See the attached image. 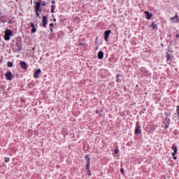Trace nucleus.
Segmentation results:
<instances>
[{
    "mask_svg": "<svg viewBox=\"0 0 179 179\" xmlns=\"http://www.w3.org/2000/svg\"><path fill=\"white\" fill-rule=\"evenodd\" d=\"M41 8V3H40V1H38L36 3L35 9H36V10H37V12H38L40 10Z\"/></svg>",
    "mask_w": 179,
    "mask_h": 179,
    "instance_id": "obj_12",
    "label": "nucleus"
},
{
    "mask_svg": "<svg viewBox=\"0 0 179 179\" xmlns=\"http://www.w3.org/2000/svg\"><path fill=\"white\" fill-rule=\"evenodd\" d=\"M98 58L99 59H103V58H104V52H103V51L99 52Z\"/></svg>",
    "mask_w": 179,
    "mask_h": 179,
    "instance_id": "obj_14",
    "label": "nucleus"
},
{
    "mask_svg": "<svg viewBox=\"0 0 179 179\" xmlns=\"http://www.w3.org/2000/svg\"><path fill=\"white\" fill-rule=\"evenodd\" d=\"M176 155H177V152H173L172 153V156H173V157L176 156Z\"/></svg>",
    "mask_w": 179,
    "mask_h": 179,
    "instance_id": "obj_31",
    "label": "nucleus"
},
{
    "mask_svg": "<svg viewBox=\"0 0 179 179\" xmlns=\"http://www.w3.org/2000/svg\"><path fill=\"white\" fill-rule=\"evenodd\" d=\"M52 3L53 5H55V1L53 0V1H52Z\"/></svg>",
    "mask_w": 179,
    "mask_h": 179,
    "instance_id": "obj_35",
    "label": "nucleus"
},
{
    "mask_svg": "<svg viewBox=\"0 0 179 179\" xmlns=\"http://www.w3.org/2000/svg\"><path fill=\"white\" fill-rule=\"evenodd\" d=\"M140 71H141V73H142V75L143 76H148V71L146 70V69H145L144 67H142L141 69H140Z\"/></svg>",
    "mask_w": 179,
    "mask_h": 179,
    "instance_id": "obj_7",
    "label": "nucleus"
},
{
    "mask_svg": "<svg viewBox=\"0 0 179 179\" xmlns=\"http://www.w3.org/2000/svg\"><path fill=\"white\" fill-rule=\"evenodd\" d=\"M172 150H173V152H175V153H177V152H178V148H177V147H176V145H173V146H172Z\"/></svg>",
    "mask_w": 179,
    "mask_h": 179,
    "instance_id": "obj_16",
    "label": "nucleus"
},
{
    "mask_svg": "<svg viewBox=\"0 0 179 179\" xmlns=\"http://www.w3.org/2000/svg\"><path fill=\"white\" fill-rule=\"evenodd\" d=\"M176 38H179V34H176Z\"/></svg>",
    "mask_w": 179,
    "mask_h": 179,
    "instance_id": "obj_33",
    "label": "nucleus"
},
{
    "mask_svg": "<svg viewBox=\"0 0 179 179\" xmlns=\"http://www.w3.org/2000/svg\"><path fill=\"white\" fill-rule=\"evenodd\" d=\"M104 34H105L104 40L106 41H108V37H110V34H111V30L106 31Z\"/></svg>",
    "mask_w": 179,
    "mask_h": 179,
    "instance_id": "obj_6",
    "label": "nucleus"
},
{
    "mask_svg": "<svg viewBox=\"0 0 179 179\" xmlns=\"http://www.w3.org/2000/svg\"><path fill=\"white\" fill-rule=\"evenodd\" d=\"M10 159L9 158H8V157H6L5 158V162H6V163H9V162H10Z\"/></svg>",
    "mask_w": 179,
    "mask_h": 179,
    "instance_id": "obj_22",
    "label": "nucleus"
},
{
    "mask_svg": "<svg viewBox=\"0 0 179 179\" xmlns=\"http://www.w3.org/2000/svg\"><path fill=\"white\" fill-rule=\"evenodd\" d=\"M42 5L43 6H45L47 5V3L45 1H43Z\"/></svg>",
    "mask_w": 179,
    "mask_h": 179,
    "instance_id": "obj_27",
    "label": "nucleus"
},
{
    "mask_svg": "<svg viewBox=\"0 0 179 179\" xmlns=\"http://www.w3.org/2000/svg\"><path fill=\"white\" fill-rule=\"evenodd\" d=\"M173 160H177V157L174 156L173 157Z\"/></svg>",
    "mask_w": 179,
    "mask_h": 179,
    "instance_id": "obj_34",
    "label": "nucleus"
},
{
    "mask_svg": "<svg viewBox=\"0 0 179 179\" xmlns=\"http://www.w3.org/2000/svg\"><path fill=\"white\" fill-rule=\"evenodd\" d=\"M1 13H0V16H1Z\"/></svg>",
    "mask_w": 179,
    "mask_h": 179,
    "instance_id": "obj_38",
    "label": "nucleus"
},
{
    "mask_svg": "<svg viewBox=\"0 0 179 179\" xmlns=\"http://www.w3.org/2000/svg\"><path fill=\"white\" fill-rule=\"evenodd\" d=\"M120 173H122V174H124L125 171H124V168L120 169Z\"/></svg>",
    "mask_w": 179,
    "mask_h": 179,
    "instance_id": "obj_24",
    "label": "nucleus"
},
{
    "mask_svg": "<svg viewBox=\"0 0 179 179\" xmlns=\"http://www.w3.org/2000/svg\"><path fill=\"white\" fill-rule=\"evenodd\" d=\"M42 24L43 27H45V29H47V24H48V19L45 15L43 16Z\"/></svg>",
    "mask_w": 179,
    "mask_h": 179,
    "instance_id": "obj_4",
    "label": "nucleus"
},
{
    "mask_svg": "<svg viewBox=\"0 0 179 179\" xmlns=\"http://www.w3.org/2000/svg\"><path fill=\"white\" fill-rule=\"evenodd\" d=\"M20 45H20L19 43H16V46L19 48V47H20Z\"/></svg>",
    "mask_w": 179,
    "mask_h": 179,
    "instance_id": "obj_29",
    "label": "nucleus"
},
{
    "mask_svg": "<svg viewBox=\"0 0 179 179\" xmlns=\"http://www.w3.org/2000/svg\"><path fill=\"white\" fill-rule=\"evenodd\" d=\"M36 15L38 17H40V13H38V11L36 10Z\"/></svg>",
    "mask_w": 179,
    "mask_h": 179,
    "instance_id": "obj_26",
    "label": "nucleus"
},
{
    "mask_svg": "<svg viewBox=\"0 0 179 179\" xmlns=\"http://www.w3.org/2000/svg\"><path fill=\"white\" fill-rule=\"evenodd\" d=\"M50 31L52 32L53 31V29L50 28Z\"/></svg>",
    "mask_w": 179,
    "mask_h": 179,
    "instance_id": "obj_36",
    "label": "nucleus"
},
{
    "mask_svg": "<svg viewBox=\"0 0 179 179\" xmlns=\"http://www.w3.org/2000/svg\"><path fill=\"white\" fill-rule=\"evenodd\" d=\"M31 33L34 34V33H36V31H37V29H36V27H34L31 29Z\"/></svg>",
    "mask_w": 179,
    "mask_h": 179,
    "instance_id": "obj_21",
    "label": "nucleus"
},
{
    "mask_svg": "<svg viewBox=\"0 0 179 179\" xmlns=\"http://www.w3.org/2000/svg\"><path fill=\"white\" fill-rule=\"evenodd\" d=\"M166 62L168 64H170L171 62V55H169V52H166Z\"/></svg>",
    "mask_w": 179,
    "mask_h": 179,
    "instance_id": "obj_13",
    "label": "nucleus"
},
{
    "mask_svg": "<svg viewBox=\"0 0 179 179\" xmlns=\"http://www.w3.org/2000/svg\"><path fill=\"white\" fill-rule=\"evenodd\" d=\"M30 27H32V29L34 28V27H34V23L31 22V23H30Z\"/></svg>",
    "mask_w": 179,
    "mask_h": 179,
    "instance_id": "obj_25",
    "label": "nucleus"
},
{
    "mask_svg": "<svg viewBox=\"0 0 179 179\" xmlns=\"http://www.w3.org/2000/svg\"><path fill=\"white\" fill-rule=\"evenodd\" d=\"M119 152H120V150H118V149H115V155H118V153H119Z\"/></svg>",
    "mask_w": 179,
    "mask_h": 179,
    "instance_id": "obj_23",
    "label": "nucleus"
},
{
    "mask_svg": "<svg viewBox=\"0 0 179 179\" xmlns=\"http://www.w3.org/2000/svg\"><path fill=\"white\" fill-rule=\"evenodd\" d=\"M176 113L178 114V120H179V106H176Z\"/></svg>",
    "mask_w": 179,
    "mask_h": 179,
    "instance_id": "obj_19",
    "label": "nucleus"
},
{
    "mask_svg": "<svg viewBox=\"0 0 179 179\" xmlns=\"http://www.w3.org/2000/svg\"><path fill=\"white\" fill-rule=\"evenodd\" d=\"M17 52L20 53L22 52V45H20L19 48L17 50Z\"/></svg>",
    "mask_w": 179,
    "mask_h": 179,
    "instance_id": "obj_20",
    "label": "nucleus"
},
{
    "mask_svg": "<svg viewBox=\"0 0 179 179\" xmlns=\"http://www.w3.org/2000/svg\"><path fill=\"white\" fill-rule=\"evenodd\" d=\"M150 27H152V30H155V29H157V24H156L155 22H152Z\"/></svg>",
    "mask_w": 179,
    "mask_h": 179,
    "instance_id": "obj_15",
    "label": "nucleus"
},
{
    "mask_svg": "<svg viewBox=\"0 0 179 179\" xmlns=\"http://www.w3.org/2000/svg\"><path fill=\"white\" fill-rule=\"evenodd\" d=\"M52 26H54V24H53V23H50V27H52Z\"/></svg>",
    "mask_w": 179,
    "mask_h": 179,
    "instance_id": "obj_32",
    "label": "nucleus"
},
{
    "mask_svg": "<svg viewBox=\"0 0 179 179\" xmlns=\"http://www.w3.org/2000/svg\"><path fill=\"white\" fill-rule=\"evenodd\" d=\"M48 1H51V0H48Z\"/></svg>",
    "mask_w": 179,
    "mask_h": 179,
    "instance_id": "obj_39",
    "label": "nucleus"
},
{
    "mask_svg": "<svg viewBox=\"0 0 179 179\" xmlns=\"http://www.w3.org/2000/svg\"><path fill=\"white\" fill-rule=\"evenodd\" d=\"M86 164H87V171L88 176H92V172L90 171V156L87 155L85 156Z\"/></svg>",
    "mask_w": 179,
    "mask_h": 179,
    "instance_id": "obj_1",
    "label": "nucleus"
},
{
    "mask_svg": "<svg viewBox=\"0 0 179 179\" xmlns=\"http://www.w3.org/2000/svg\"><path fill=\"white\" fill-rule=\"evenodd\" d=\"M169 125H170V123H169L168 124H166V125L165 126V129H167L169 128Z\"/></svg>",
    "mask_w": 179,
    "mask_h": 179,
    "instance_id": "obj_28",
    "label": "nucleus"
},
{
    "mask_svg": "<svg viewBox=\"0 0 179 179\" xmlns=\"http://www.w3.org/2000/svg\"><path fill=\"white\" fill-rule=\"evenodd\" d=\"M5 76L7 80H12V79H13V74L12 73V71L7 72Z\"/></svg>",
    "mask_w": 179,
    "mask_h": 179,
    "instance_id": "obj_5",
    "label": "nucleus"
},
{
    "mask_svg": "<svg viewBox=\"0 0 179 179\" xmlns=\"http://www.w3.org/2000/svg\"><path fill=\"white\" fill-rule=\"evenodd\" d=\"M55 8H56L55 5H52V6H51V13H54L55 10Z\"/></svg>",
    "mask_w": 179,
    "mask_h": 179,
    "instance_id": "obj_18",
    "label": "nucleus"
},
{
    "mask_svg": "<svg viewBox=\"0 0 179 179\" xmlns=\"http://www.w3.org/2000/svg\"><path fill=\"white\" fill-rule=\"evenodd\" d=\"M40 73H41V70L40 69H38L35 71V73H34V78H36V79L38 78Z\"/></svg>",
    "mask_w": 179,
    "mask_h": 179,
    "instance_id": "obj_8",
    "label": "nucleus"
},
{
    "mask_svg": "<svg viewBox=\"0 0 179 179\" xmlns=\"http://www.w3.org/2000/svg\"><path fill=\"white\" fill-rule=\"evenodd\" d=\"M172 23H178V15L177 14L175 17L171 18Z\"/></svg>",
    "mask_w": 179,
    "mask_h": 179,
    "instance_id": "obj_10",
    "label": "nucleus"
},
{
    "mask_svg": "<svg viewBox=\"0 0 179 179\" xmlns=\"http://www.w3.org/2000/svg\"><path fill=\"white\" fill-rule=\"evenodd\" d=\"M116 78H117V82H118V78H120V74H117V75L116 76Z\"/></svg>",
    "mask_w": 179,
    "mask_h": 179,
    "instance_id": "obj_30",
    "label": "nucleus"
},
{
    "mask_svg": "<svg viewBox=\"0 0 179 179\" xmlns=\"http://www.w3.org/2000/svg\"><path fill=\"white\" fill-rule=\"evenodd\" d=\"M10 36H13V33L11 30L7 29L5 31L4 40L9 41L10 40Z\"/></svg>",
    "mask_w": 179,
    "mask_h": 179,
    "instance_id": "obj_2",
    "label": "nucleus"
},
{
    "mask_svg": "<svg viewBox=\"0 0 179 179\" xmlns=\"http://www.w3.org/2000/svg\"><path fill=\"white\" fill-rule=\"evenodd\" d=\"M7 66H8V68H12V66H13V62H8Z\"/></svg>",
    "mask_w": 179,
    "mask_h": 179,
    "instance_id": "obj_17",
    "label": "nucleus"
},
{
    "mask_svg": "<svg viewBox=\"0 0 179 179\" xmlns=\"http://www.w3.org/2000/svg\"><path fill=\"white\" fill-rule=\"evenodd\" d=\"M96 114H99V110H96Z\"/></svg>",
    "mask_w": 179,
    "mask_h": 179,
    "instance_id": "obj_37",
    "label": "nucleus"
},
{
    "mask_svg": "<svg viewBox=\"0 0 179 179\" xmlns=\"http://www.w3.org/2000/svg\"><path fill=\"white\" fill-rule=\"evenodd\" d=\"M141 124H139V122H137L136 127V129L134 131V134L136 135H139V134H142V130L141 129Z\"/></svg>",
    "mask_w": 179,
    "mask_h": 179,
    "instance_id": "obj_3",
    "label": "nucleus"
},
{
    "mask_svg": "<svg viewBox=\"0 0 179 179\" xmlns=\"http://www.w3.org/2000/svg\"><path fill=\"white\" fill-rule=\"evenodd\" d=\"M20 66H21V68L24 71L27 69V63H26L25 62H21Z\"/></svg>",
    "mask_w": 179,
    "mask_h": 179,
    "instance_id": "obj_9",
    "label": "nucleus"
},
{
    "mask_svg": "<svg viewBox=\"0 0 179 179\" xmlns=\"http://www.w3.org/2000/svg\"><path fill=\"white\" fill-rule=\"evenodd\" d=\"M145 13L147 16L146 19L148 20H150V19H152V17L153 16V15H152V13H150L149 11H145Z\"/></svg>",
    "mask_w": 179,
    "mask_h": 179,
    "instance_id": "obj_11",
    "label": "nucleus"
}]
</instances>
